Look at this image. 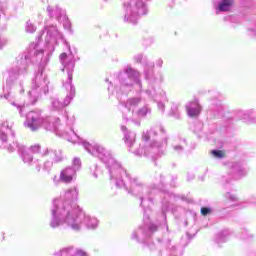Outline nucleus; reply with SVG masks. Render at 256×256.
<instances>
[{
  "label": "nucleus",
  "mask_w": 256,
  "mask_h": 256,
  "mask_svg": "<svg viewBox=\"0 0 256 256\" xmlns=\"http://www.w3.org/2000/svg\"><path fill=\"white\" fill-rule=\"evenodd\" d=\"M187 113L189 117H199V115H201V105L199 101L193 100L190 102L189 107H187Z\"/></svg>",
  "instance_id": "nucleus-1"
},
{
  "label": "nucleus",
  "mask_w": 256,
  "mask_h": 256,
  "mask_svg": "<svg viewBox=\"0 0 256 256\" xmlns=\"http://www.w3.org/2000/svg\"><path fill=\"white\" fill-rule=\"evenodd\" d=\"M233 5V0H223L219 5V11H229Z\"/></svg>",
  "instance_id": "nucleus-2"
},
{
  "label": "nucleus",
  "mask_w": 256,
  "mask_h": 256,
  "mask_svg": "<svg viewBox=\"0 0 256 256\" xmlns=\"http://www.w3.org/2000/svg\"><path fill=\"white\" fill-rule=\"evenodd\" d=\"M61 181H64V183H71L73 181V176L65 174V172H61L60 174Z\"/></svg>",
  "instance_id": "nucleus-3"
},
{
  "label": "nucleus",
  "mask_w": 256,
  "mask_h": 256,
  "mask_svg": "<svg viewBox=\"0 0 256 256\" xmlns=\"http://www.w3.org/2000/svg\"><path fill=\"white\" fill-rule=\"evenodd\" d=\"M212 155H214V157H217L218 159H223V157H225V151H223V150H212Z\"/></svg>",
  "instance_id": "nucleus-4"
},
{
  "label": "nucleus",
  "mask_w": 256,
  "mask_h": 256,
  "mask_svg": "<svg viewBox=\"0 0 256 256\" xmlns=\"http://www.w3.org/2000/svg\"><path fill=\"white\" fill-rule=\"evenodd\" d=\"M209 213H211V208H207V207L201 208V215H203L204 217L209 215Z\"/></svg>",
  "instance_id": "nucleus-5"
},
{
  "label": "nucleus",
  "mask_w": 256,
  "mask_h": 256,
  "mask_svg": "<svg viewBox=\"0 0 256 256\" xmlns=\"http://www.w3.org/2000/svg\"><path fill=\"white\" fill-rule=\"evenodd\" d=\"M2 139L3 141H7V135L4 134Z\"/></svg>",
  "instance_id": "nucleus-6"
}]
</instances>
